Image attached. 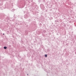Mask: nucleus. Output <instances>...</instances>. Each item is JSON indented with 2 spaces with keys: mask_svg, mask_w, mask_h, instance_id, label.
<instances>
[{
  "mask_svg": "<svg viewBox=\"0 0 76 76\" xmlns=\"http://www.w3.org/2000/svg\"><path fill=\"white\" fill-rule=\"evenodd\" d=\"M4 49H6L7 48V47H4Z\"/></svg>",
  "mask_w": 76,
  "mask_h": 76,
  "instance_id": "nucleus-1",
  "label": "nucleus"
},
{
  "mask_svg": "<svg viewBox=\"0 0 76 76\" xmlns=\"http://www.w3.org/2000/svg\"><path fill=\"white\" fill-rule=\"evenodd\" d=\"M4 34H3V35H4Z\"/></svg>",
  "mask_w": 76,
  "mask_h": 76,
  "instance_id": "nucleus-3",
  "label": "nucleus"
},
{
  "mask_svg": "<svg viewBox=\"0 0 76 76\" xmlns=\"http://www.w3.org/2000/svg\"><path fill=\"white\" fill-rule=\"evenodd\" d=\"M45 57H47V54L45 55Z\"/></svg>",
  "mask_w": 76,
  "mask_h": 76,
  "instance_id": "nucleus-2",
  "label": "nucleus"
}]
</instances>
